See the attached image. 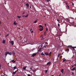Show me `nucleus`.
Masks as SVG:
<instances>
[{"label": "nucleus", "instance_id": "obj_62", "mask_svg": "<svg viewBox=\"0 0 76 76\" xmlns=\"http://www.w3.org/2000/svg\"><path fill=\"white\" fill-rule=\"evenodd\" d=\"M66 4H67L68 3H66Z\"/></svg>", "mask_w": 76, "mask_h": 76}, {"label": "nucleus", "instance_id": "obj_61", "mask_svg": "<svg viewBox=\"0 0 76 76\" xmlns=\"http://www.w3.org/2000/svg\"><path fill=\"white\" fill-rule=\"evenodd\" d=\"M58 23H60V22H59V21H58Z\"/></svg>", "mask_w": 76, "mask_h": 76}, {"label": "nucleus", "instance_id": "obj_34", "mask_svg": "<svg viewBox=\"0 0 76 76\" xmlns=\"http://www.w3.org/2000/svg\"><path fill=\"white\" fill-rule=\"evenodd\" d=\"M47 72H48L47 70H46L45 71V73H46Z\"/></svg>", "mask_w": 76, "mask_h": 76}, {"label": "nucleus", "instance_id": "obj_2", "mask_svg": "<svg viewBox=\"0 0 76 76\" xmlns=\"http://www.w3.org/2000/svg\"><path fill=\"white\" fill-rule=\"evenodd\" d=\"M26 9H28V7L29 8V4L28 3H26Z\"/></svg>", "mask_w": 76, "mask_h": 76}, {"label": "nucleus", "instance_id": "obj_13", "mask_svg": "<svg viewBox=\"0 0 76 76\" xmlns=\"http://www.w3.org/2000/svg\"><path fill=\"white\" fill-rule=\"evenodd\" d=\"M17 72V71H15V72H13V75H15V74L16 73V72Z\"/></svg>", "mask_w": 76, "mask_h": 76}, {"label": "nucleus", "instance_id": "obj_8", "mask_svg": "<svg viewBox=\"0 0 76 76\" xmlns=\"http://www.w3.org/2000/svg\"><path fill=\"white\" fill-rule=\"evenodd\" d=\"M36 53H33L32 54V56L34 57L35 56H36Z\"/></svg>", "mask_w": 76, "mask_h": 76}, {"label": "nucleus", "instance_id": "obj_55", "mask_svg": "<svg viewBox=\"0 0 76 76\" xmlns=\"http://www.w3.org/2000/svg\"><path fill=\"white\" fill-rule=\"evenodd\" d=\"M30 8H31V6H30Z\"/></svg>", "mask_w": 76, "mask_h": 76}, {"label": "nucleus", "instance_id": "obj_36", "mask_svg": "<svg viewBox=\"0 0 76 76\" xmlns=\"http://www.w3.org/2000/svg\"><path fill=\"white\" fill-rule=\"evenodd\" d=\"M47 46V45H45L44 46V47H46Z\"/></svg>", "mask_w": 76, "mask_h": 76}, {"label": "nucleus", "instance_id": "obj_64", "mask_svg": "<svg viewBox=\"0 0 76 76\" xmlns=\"http://www.w3.org/2000/svg\"><path fill=\"white\" fill-rule=\"evenodd\" d=\"M71 70H72L71 69Z\"/></svg>", "mask_w": 76, "mask_h": 76}, {"label": "nucleus", "instance_id": "obj_16", "mask_svg": "<svg viewBox=\"0 0 76 76\" xmlns=\"http://www.w3.org/2000/svg\"><path fill=\"white\" fill-rule=\"evenodd\" d=\"M40 37L42 38L41 40H42L43 38V37L42 35H41L40 36Z\"/></svg>", "mask_w": 76, "mask_h": 76}, {"label": "nucleus", "instance_id": "obj_41", "mask_svg": "<svg viewBox=\"0 0 76 76\" xmlns=\"http://www.w3.org/2000/svg\"><path fill=\"white\" fill-rule=\"evenodd\" d=\"M72 75H74V72H72Z\"/></svg>", "mask_w": 76, "mask_h": 76}, {"label": "nucleus", "instance_id": "obj_30", "mask_svg": "<svg viewBox=\"0 0 76 76\" xmlns=\"http://www.w3.org/2000/svg\"><path fill=\"white\" fill-rule=\"evenodd\" d=\"M66 51H69V49L68 48H67L66 49Z\"/></svg>", "mask_w": 76, "mask_h": 76}, {"label": "nucleus", "instance_id": "obj_6", "mask_svg": "<svg viewBox=\"0 0 76 76\" xmlns=\"http://www.w3.org/2000/svg\"><path fill=\"white\" fill-rule=\"evenodd\" d=\"M8 54V52H6L5 53V57L7 56V55Z\"/></svg>", "mask_w": 76, "mask_h": 76}, {"label": "nucleus", "instance_id": "obj_27", "mask_svg": "<svg viewBox=\"0 0 76 76\" xmlns=\"http://www.w3.org/2000/svg\"><path fill=\"white\" fill-rule=\"evenodd\" d=\"M17 17L18 18H21V16H17Z\"/></svg>", "mask_w": 76, "mask_h": 76}, {"label": "nucleus", "instance_id": "obj_12", "mask_svg": "<svg viewBox=\"0 0 76 76\" xmlns=\"http://www.w3.org/2000/svg\"><path fill=\"white\" fill-rule=\"evenodd\" d=\"M42 50L41 48H40L39 50H38V52H40Z\"/></svg>", "mask_w": 76, "mask_h": 76}, {"label": "nucleus", "instance_id": "obj_25", "mask_svg": "<svg viewBox=\"0 0 76 76\" xmlns=\"http://www.w3.org/2000/svg\"><path fill=\"white\" fill-rule=\"evenodd\" d=\"M63 71H64V69H62L61 70V72H62V73H63V72H64Z\"/></svg>", "mask_w": 76, "mask_h": 76}, {"label": "nucleus", "instance_id": "obj_42", "mask_svg": "<svg viewBox=\"0 0 76 76\" xmlns=\"http://www.w3.org/2000/svg\"><path fill=\"white\" fill-rule=\"evenodd\" d=\"M28 76H31V75L30 74H28Z\"/></svg>", "mask_w": 76, "mask_h": 76}, {"label": "nucleus", "instance_id": "obj_5", "mask_svg": "<svg viewBox=\"0 0 76 76\" xmlns=\"http://www.w3.org/2000/svg\"><path fill=\"white\" fill-rule=\"evenodd\" d=\"M43 30V28H40L39 29V30L40 31H42Z\"/></svg>", "mask_w": 76, "mask_h": 76}, {"label": "nucleus", "instance_id": "obj_7", "mask_svg": "<svg viewBox=\"0 0 76 76\" xmlns=\"http://www.w3.org/2000/svg\"><path fill=\"white\" fill-rule=\"evenodd\" d=\"M45 54L46 56H49V53H48L45 52Z\"/></svg>", "mask_w": 76, "mask_h": 76}, {"label": "nucleus", "instance_id": "obj_26", "mask_svg": "<svg viewBox=\"0 0 76 76\" xmlns=\"http://www.w3.org/2000/svg\"><path fill=\"white\" fill-rule=\"evenodd\" d=\"M9 35V34H7L6 37L8 36Z\"/></svg>", "mask_w": 76, "mask_h": 76}, {"label": "nucleus", "instance_id": "obj_9", "mask_svg": "<svg viewBox=\"0 0 76 76\" xmlns=\"http://www.w3.org/2000/svg\"><path fill=\"white\" fill-rule=\"evenodd\" d=\"M51 64L50 62H48L47 64V65H49V64Z\"/></svg>", "mask_w": 76, "mask_h": 76}, {"label": "nucleus", "instance_id": "obj_54", "mask_svg": "<svg viewBox=\"0 0 76 76\" xmlns=\"http://www.w3.org/2000/svg\"><path fill=\"white\" fill-rule=\"evenodd\" d=\"M20 28H19L18 29H20Z\"/></svg>", "mask_w": 76, "mask_h": 76}, {"label": "nucleus", "instance_id": "obj_48", "mask_svg": "<svg viewBox=\"0 0 76 76\" xmlns=\"http://www.w3.org/2000/svg\"><path fill=\"white\" fill-rule=\"evenodd\" d=\"M67 7H68V9H69V6L68 5H67Z\"/></svg>", "mask_w": 76, "mask_h": 76}, {"label": "nucleus", "instance_id": "obj_19", "mask_svg": "<svg viewBox=\"0 0 76 76\" xmlns=\"http://www.w3.org/2000/svg\"><path fill=\"white\" fill-rule=\"evenodd\" d=\"M75 67L74 68H72V71H74L75 70Z\"/></svg>", "mask_w": 76, "mask_h": 76}, {"label": "nucleus", "instance_id": "obj_58", "mask_svg": "<svg viewBox=\"0 0 76 76\" xmlns=\"http://www.w3.org/2000/svg\"><path fill=\"white\" fill-rule=\"evenodd\" d=\"M74 67L73 65L72 66V67Z\"/></svg>", "mask_w": 76, "mask_h": 76}, {"label": "nucleus", "instance_id": "obj_20", "mask_svg": "<svg viewBox=\"0 0 76 76\" xmlns=\"http://www.w3.org/2000/svg\"><path fill=\"white\" fill-rule=\"evenodd\" d=\"M28 14H27L26 15H25V18L28 17Z\"/></svg>", "mask_w": 76, "mask_h": 76}, {"label": "nucleus", "instance_id": "obj_10", "mask_svg": "<svg viewBox=\"0 0 76 76\" xmlns=\"http://www.w3.org/2000/svg\"><path fill=\"white\" fill-rule=\"evenodd\" d=\"M12 62H13V63H15V62H16V61H14V60H13L12 61Z\"/></svg>", "mask_w": 76, "mask_h": 76}, {"label": "nucleus", "instance_id": "obj_21", "mask_svg": "<svg viewBox=\"0 0 76 76\" xmlns=\"http://www.w3.org/2000/svg\"><path fill=\"white\" fill-rule=\"evenodd\" d=\"M51 52H50V53L49 54V55L48 56H50V55H51Z\"/></svg>", "mask_w": 76, "mask_h": 76}, {"label": "nucleus", "instance_id": "obj_14", "mask_svg": "<svg viewBox=\"0 0 76 76\" xmlns=\"http://www.w3.org/2000/svg\"><path fill=\"white\" fill-rule=\"evenodd\" d=\"M66 20L68 22H69L70 21V20L68 19H66Z\"/></svg>", "mask_w": 76, "mask_h": 76}, {"label": "nucleus", "instance_id": "obj_45", "mask_svg": "<svg viewBox=\"0 0 76 76\" xmlns=\"http://www.w3.org/2000/svg\"><path fill=\"white\" fill-rule=\"evenodd\" d=\"M44 25L46 26V23H45V24H44Z\"/></svg>", "mask_w": 76, "mask_h": 76}, {"label": "nucleus", "instance_id": "obj_63", "mask_svg": "<svg viewBox=\"0 0 76 76\" xmlns=\"http://www.w3.org/2000/svg\"><path fill=\"white\" fill-rule=\"evenodd\" d=\"M52 76H54L53 75H52Z\"/></svg>", "mask_w": 76, "mask_h": 76}, {"label": "nucleus", "instance_id": "obj_17", "mask_svg": "<svg viewBox=\"0 0 76 76\" xmlns=\"http://www.w3.org/2000/svg\"><path fill=\"white\" fill-rule=\"evenodd\" d=\"M14 69H13V70H15V69H16L17 68H16V66H14Z\"/></svg>", "mask_w": 76, "mask_h": 76}, {"label": "nucleus", "instance_id": "obj_24", "mask_svg": "<svg viewBox=\"0 0 76 76\" xmlns=\"http://www.w3.org/2000/svg\"><path fill=\"white\" fill-rule=\"evenodd\" d=\"M32 71H33V72H34L36 71V69H35L34 70H33V69H32L31 70Z\"/></svg>", "mask_w": 76, "mask_h": 76}, {"label": "nucleus", "instance_id": "obj_43", "mask_svg": "<svg viewBox=\"0 0 76 76\" xmlns=\"http://www.w3.org/2000/svg\"><path fill=\"white\" fill-rule=\"evenodd\" d=\"M46 30L47 31H48V29H47V28H46Z\"/></svg>", "mask_w": 76, "mask_h": 76}, {"label": "nucleus", "instance_id": "obj_47", "mask_svg": "<svg viewBox=\"0 0 76 76\" xmlns=\"http://www.w3.org/2000/svg\"><path fill=\"white\" fill-rule=\"evenodd\" d=\"M25 15H23V16H22V17H25Z\"/></svg>", "mask_w": 76, "mask_h": 76}, {"label": "nucleus", "instance_id": "obj_11", "mask_svg": "<svg viewBox=\"0 0 76 76\" xmlns=\"http://www.w3.org/2000/svg\"><path fill=\"white\" fill-rule=\"evenodd\" d=\"M5 42H6V41L5 40H3L2 43L4 44L5 43Z\"/></svg>", "mask_w": 76, "mask_h": 76}, {"label": "nucleus", "instance_id": "obj_33", "mask_svg": "<svg viewBox=\"0 0 76 76\" xmlns=\"http://www.w3.org/2000/svg\"><path fill=\"white\" fill-rule=\"evenodd\" d=\"M72 5L73 6H74V4H73V3H72Z\"/></svg>", "mask_w": 76, "mask_h": 76}, {"label": "nucleus", "instance_id": "obj_39", "mask_svg": "<svg viewBox=\"0 0 76 76\" xmlns=\"http://www.w3.org/2000/svg\"><path fill=\"white\" fill-rule=\"evenodd\" d=\"M25 12H23V15L25 14Z\"/></svg>", "mask_w": 76, "mask_h": 76}, {"label": "nucleus", "instance_id": "obj_46", "mask_svg": "<svg viewBox=\"0 0 76 76\" xmlns=\"http://www.w3.org/2000/svg\"><path fill=\"white\" fill-rule=\"evenodd\" d=\"M58 47H59V46H58V47H57V50H58Z\"/></svg>", "mask_w": 76, "mask_h": 76}, {"label": "nucleus", "instance_id": "obj_51", "mask_svg": "<svg viewBox=\"0 0 76 76\" xmlns=\"http://www.w3.org/2000/svg\"><path fill=\"white\" fill-rule=\"evenodd\" d=\"M33 32V31H31V32L32 33Z\"/></svg>", "mask_w": 76, "mask_h": 76}, {"label": "nucleus", "instance_id": "obj_38", "mask_svg": "<svg viewBox=\"0 0 76 76\" xmlns=\"http://www.w3.org/2000/svg\"><path fill=\"white\" fill-rule=\"evenodd\" d=\"M44 34H45H45H46V31H45L44 32Z\"/></svg>", "mask_w": 76, "mask_h": 76}, {"label": "nucleus", "instance_id": "obj_52", "mask_svg": "<svg viewBox=\"0 0 76 76\" xmlns=\"http://www.w3.org/2000/svg\"><path fill=\"white\" fill-rule=\"evenodd\" d=\"M74 66H76V64H75Z\"/></svg>", "mask_w": 76, "mask_h": 76}, {"label": "nucleus", "instance_id": "obj_23", "mask_svg": "<svg viewBox=\"0 0 76 76\" xmlns=\"http://www.w3.org/2000/svg\"><path fill=\"white\" fill-rule=\"evenodd\" d=\"M39 28H40V27L43 28V27L42 26V25H39Z\"/></svg>", "mask_w": 76, "mask_h": 76}, {"label": "nucleus", "instance_id": "obj_37", "mask_svg": "<svg viewBox=\"0 0 76 76\" xmlns=\"http://www.w3.org/2000/svg\"><path fill=\"white\" fill-rule=\"evenodd\" d=\"M35 49V48L33 49L32 50V51H34V50Z\"/></svg>", "mask_w": 76, "mask_h": 76}, {"label": "nucleus", "instance_id": "obj_60", "mask_svg": "<svg viewBox=\"0 0 76 76\" xmlns=\"http://www.w3.org/2000/svg\"><path fill=\"white\" fill-rule=\"evenodd\" d=\"M49 30H50V28H49Z\"/></svg>", "mask_w": 76, "mask_h": 76}, {"label": "nucleus", "instance_id": "obj_32", "mask_svg": "<svg viewBox=\"0 0 76 76\" xmlns=\"http://www.w3.org/2000/svg\"><path fill=\"white\" fill-rule=\"evenodd\" d=\"M60 56V54H59V55H58V57H59Z\"/></svg>", "mask_w": 76, "mask_h": 76}, {"label": "nucleus", "instance_id": "obj_31", "mask_svg": "<svg viewBox=\"0 0 76 76\" xmlns=\"http://www.w3.org/2000/svg\"><path fill=\"white\" fill-rule=\"evenodd\" d=\"M12 52L13 53V55H15V52L12 51Z\"/></svg>", "mask_w": 76, "mask_h": 76}, {"label": "nucleus", "instance_id": "obj_56", "mask_svg": "<svg viewBox=\"0 0 76 76\" xmlns=\"http://www.w3.org/2000/svg\"><path fill=\"white\" fill-rule=\"evenodd\" d=\"M47 44H48V43H45V44L47 45Z\"/></svg>", "mask_w": 76, "mask_h": 76}, {"label": "nucleus", "instance_id": "obj_4", "mask_svg": "<svg viewBox=\"0 0 76 76\" xmlns=\"http://www.w3.org/2000/svg\"><path fill=\"white\" fill-rule=\"evenodd\" d=\"M8 54L10 56H12V53L11 52H8Z\"/></svg>", "mask_w": 76, "mask_h": 76}, {"label": "nucleus", "instance_id": "obj_22", "mask_svg": "<svg viewBox=\"0 0 76 76\" xmlns=\"http://www.w3.org/2000/svg\"><path fill=\"white\" fill-rule=\"evenodd\" d=\"M27 66H26L25 67H23V69L25 70L26 69V68Z\"/></svg>", "mask_w": 76, "mask_h": 76}, {"label": "nucleus", "instance_id": "obj_28", "mask_svg": "<svg viewBox=\"0 0 76 76\" xmlns=\"http://www.w3.org/2000/svg\"><path fill=\"white\" fill-rule=\"evenodd\" d=\"M37 20H35V21L34 22V23H36L37 22Z\"/></svg>", "mask_w": 76, "mask_h": 76}, {"label": "nucleus", "instance_id": "obj_50", "mask_svg": "<svg viewBox=\"0 0 76 76\" xmlns=\"http://www.w3.org/2000/svg\"><path fill=\"white\" fill-rule=\"evenodd\" d=\"M0 68H1V65H0Z\"/></svg>", "mask_w": 76, "mask_h": 76}, {"label": "nucleus", "instance_id": "obj_59", "mask_svg": "<svg viewBox=\"0 0 76 76\" xmlns=\"http://www.w3.org/2000/svg\"><path fill=\"white\" fill-rule=\"evenodd\" d=\"M5 4H6V2L4 3Z\"/></svg>", "mask_w": 76, "mask_h": 76}, {"label": "nucleus", "instance_id": "obj_44", "mask_svg": "<svg viewBox=\"0 0 76 76\" xmlns=\"http://www.w3.org/2000/svg\"><path fill=\"white\" fill-rule=\"evenodd\" d=\"M57 21L58 22H59V20L58 19H57Z\"/></svg>", "mask_w": 76, "mask_h": 76}, {"label": "nucleus", "instance_id": "obj_29", "mask_svg": "<svg viewBox=\"0 0 76 76\" xmlns=\"http://www.w3.org/2000/svg\"><path fill=\"white\" fill-rule=\"evenodd\" d=\"M66 61V59H64L63 61V62H64Z\"/></svg>", "mask_w": 76, "mask_h": 76}, {"label": "nucleus", "instance_id": "obj_53", "mask_svg": "<svg viewBox=\"0 0 76 76\" xmlns=\"http://www.w3.org/2000/svg\"><path fill=\"white\" fill-rule=\"evenodd\" d=\"M31 30H32V29H30V31H31Z\"/></svg>", "mask_w": 76, "mask_h": 76}, {"label": "nucleus", "instance_id": "obj_15", "mask_svg": "<svg viewBox=\"0 0 76 76\" xmlns=\"http://www.w3.org/2000/svg\"><path fill=\"white\" fill-rule=\"evenodd\" d=\"M17 24V23H16V21H14V24L15 25H16V24Z\"/></svg>", "mask_w": 76, "mask_h": 76}, {"label": "nucleus", "instance_id": "obj_1", "mask_svg": "<svg viewBox=\"0 0 76 76\" xmlns=\"http://www.w3.org/2000/svg\"><path fill=\"white\" fill-rule=\"evenodd\" d=\"M68 47L70 48L71 49H73L74 50H75V48H76V47H73L71 45H69V46H68Z\"/></svg>", "mask_w": 76, "mask_h": 76}, {"label": "nucleus", "instance_id": "obj_3", "mask_svg": "<svg viewBox=\"0 0 76 76\" xmlns=\"http://www.w3.org/2000/svg\"><path fill=\"white\" fill-rule=\"evenodd\" d=\"M10 43H11L12 45H14V42L13 41H9Z\"/></svg>", "mask_w": 76, "mask_h": 76}, {"label": "nucleus", "instance_id": "obj_40", "mask_svg": "<svg viewBox=\"0 0 76 76\" xmlns=\"http://www.w3.org/2000/svg\"><path fill=\"white\" fill-rule=\"evenodd\" d=\"M46 1H47V2H49V0H46Z\"/></svg>", "mask_w": 76, "mask_h": 76}, {"label": "nucleus", "instance_id": "obj_57", "mask_svg": "<svg viewBox=\"0 0 76 76\" xmlns=\"http://www.w3.org/2000/svg\"><path fill=\"white\" fill-rule=\"evenodd\" d=\"M30 69H32V68H30Z\"/></svg>", "mask_w": 76, "mask_h": 76}, {"label": "nucleus", "instance_id": "obj_18", "mask_svg": "<svg viewBox=\"0 0 76 76\" xmlns=\"http://www.w3.org/2000/svg\"><path fill=\"white\" fill-rule=\"evenodd\" d=\"M41 55L42 56H45V55L44 53H43L42 52V53H41Z\"/></svg>", "mask_w": 76, "mask_h": 76}, {"label": "nucleus", "instance_id": "obj_49", "mask_svg": "<svg viewBox=\"0 0 76 76\" xmlns=\"http://www.w3.org/2000/svg\"><path fill=\"white\" fill-rule=\"evenodd\" d=\"M1 21H0V24H1Z\"/></svg>", "mask_w": 76, "mask_h": 76}, {"label": "nucleus", "instance_id": "obj_35", "mask_svg": "<svg viewBox=\"0 0 76 76\" xmlns=\"http://www.w3.org/2000/svg\"><path fill=\"white\" fill-rule=\"evenodd\" d=\"M58 26H60L59 23H58Z\"/></svg>", "mask_w": 76, "mask_h": 76}]
</instances>
